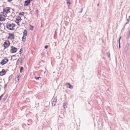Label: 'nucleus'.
Wrapping results in <instances>:
<instances>
[{"label":"nucleus","mask_w":130,"mask_h":130,"mask_svg":"<svg viewBox=\"0 0 130 130\" xmlns=\"http://www.w3.org/2000/svg\"><path fill=\"white\" fill-rule=\"evenodd\" d=\"M7 34L8 36L6 37L7 39L11 40L14 39L15 36L13 33H8Z\"/></svg>","instance_id":"1"},{"label":"nucleus","mask_w":130,"mask_h":130,"mask_svg":"<svg viewBox=\"0 0 130 130\" xmlns=\"http://www.w3.org/2000/svg\"><path fill=\"white\" fill-rule=\"evenodd\" d=\"M10 8L9 7H6L4 8L3 9L2 13L3 14L6 15L7 14L10 12Z\"/></svg>","instance_id":"2"},{"label":"nucleus","mask_w":130,"mask_h":130,"mask_svg":"<svg viewBox=\"0 0 130 130\" xmlns=\"http://www.w3.org/2000/svg\"><path fill=\"white\" fill-rule=\"evenodd\" d=\"M15 24L13 23L8 24L7 25V28L8 29L13 30L14 29Z\"/></svg>","instance_id":"3"},{"label":"nucleus","mask_w":130,"mask_h":130,"mask_svg":"<svg viewBox=\"0 0 130 130\" xmlns=\"http://www.w3.org/2000/svg\"><path fill=\"white\" fill-rule=\"evenodd\" d=\"M17 48L13 46L10 47V52L11 53H16L17 51Z\"/></svg>","instance_id":"4"},{"label":"nucleus","mask_w":130,"mask_h":130,"mask_svg":"<svg viewBox=\"0 0 130 130\" xmlns=\"http://www.w3.org/2000/svg\"><path fill=\"white\" fill-rule=\"evenodd\" d=\"M10 42L9 41L6 40L4 42L3 44L4 47L5 48L8 47L10 45Z\"/></svg>","instance_id":"5"},{"label":"nucleus","mask_w":130,"mask_h":130,"mask_svg":"<svg viewBox=\"0 0 130 130\" xmlns=\"http://www.w3.org/2000/svg\"><path fill=\"white\" fill-rule=\"evenodd\" d=\"M27 31L26 30H25L23 32V36L22 37V40L23 42L25 41V36H27Z\"/></svg>","instance_id":"6"},{"label":"nucleus","mask_w":130,"mask_h":130,"mask_svg":"<svg viewBox=\"0 0 130 130\" xmlns=\"http://www.w3.org/2000/svg\"><path fill=\"white\" fill-rule=\"evenodd\" d=\"M21 17L20 16H18L17 17L15 22L18 25H20L19 23L21 22Z\"/></svg>","instance_id":"7"},{"label":"nucleus","mask_w":130,"mask_h":130,"mask_svg":"<svg viewBox=\"0 0 130 130\" xmlns=\"http://www.w3.org/2000/svg\"><path fill=\"white\" fill-rule=\"evenodd\" d=\"M7 58H4L0 62V64L2 65H4L6 64L8 61Z\"/></svg>","instance_id":"8"},{"label":"nucleus","mask_w":130,"mask_h":130,"mask_svg":"<svg viewBox=\"0 0 130 130\" xmlns=\"http://www.w3.org/2000/svg\"><path fill=\"white\" fill-rule=\"evenodd\" d=\"M6 16L5 15H0V21H4L5 20Z\"/></svg>","instance_id":"9"},{"label":"nucleus","mask_w":130,"mask_h":130,"mask_svg":"<svg viewBox=\"0 0 130 130\" xmlns=\"http://www.w3.org/2000/svg\"><path fill=\"white\" fill-rule=\"evenodd\" d=\"M6 73V70L3 69L1 71H0V75L3 76Z\"/></svg>","instance_id":"10"},{"label":"nucleus","mask_w":130,"mask_h":130,"mask_svg":"<svg viewBox=\"0 0 130 130\" xmlns=\"http://www.w3.org/2000/svg\"><path fill=\"white\" fill-rule=\"evenodd\" d=\"M31 0H27L25 1L24 4V5L25 6H28L30 4V3Z\"/></svg>","instance_id":"11"},{"label":"nucleus","mask_w":130,"mask_h":130,"mask_svg":"<svg viewBox=\"0 0 130 130\" xmlns=\"http://www.w3.org/2000/svg\"><path fill=\"white\" fill-rule=\"evenodd\" d=\"M65 85L68 88H69L70 89H72L73 88V86L71 85L69 83H66L65 84Z\"/></svg>","instance_id":"12"},{"label":"nucleus","mask_w":130,"mask_h":130,"mask_svg":"<svg viewBox=\"0 0 130 130\" xmlns=\"http://www.w3.org/2000/svg\"><path fill=\"white\" fill-rule=\"evenodd\" d=\"M54 100H55V101H53L52 103V105L53 106H54L55 105L56 102V99H54Z\"/></svg>","instance_id":"13"},{"label":"nucleus","mask_w":130,"mask_h":130,"mask_svg":"<svg viewBox=\"0 0 130 130\" xmlns=\"http://www.w3.org/2000/svg\"><path fill=\"white\" fill-rule=\"evenodd\" d=\"M19 76H17V77H16L15 78V80L16 81L18 82L19 81Z\"/></svg>","instance_id":"14"},{"label":"nucleus","mask_w":130,"mask_h":130,"mask_svg":"<svg viewBox=\"0 0 130 130\" xmlns=\"http://www.w3.org/2000/svg\"><path fill=\"white\" fill-rule=\"evenodd\" d=\"M67 104L64 103L63 104V107L64 108H66L67 107Z\"/></svg>","instance_id":"15"},{"label":"nucleus","mask_w":130,"mask_h":130,"mask_svg":"<svg viewBox=\"0 0 130 130\" xmlns=\"http://www.w3.org/2000/svg\"><path fill=\"white\" fill-rule=\"evenodd\" d=\"M25 13L24 12H22L20 13H19V14L20 15H22L23 16L24 15Z\"/></svg>","instance_id":"16"},{"label":"nucleus","mask_w":130,"mask_h":130,"mask_svg":"<svg viewBox=\"0 0 130 130\" xmlns=\"http://www.w3.org/2000/svg\"><path fill=\"white\" fill-rule=\"evenodd\" d=\"M30 30H32L34 28V26L31 25H30Z\"/></svg>","instance_id":"17"},{"label":"nucleus","mask_w":130,"mask_h":130,"mask_svg":"<svg viewBox=\"0 0 130 130\" xmlns=\"http://www.w3.org/2000/svg\"><path fill=\"white\" fill-rule=\"evenodd\" d=\"M67 4L69 5L70 4V0H66Z\"/></svg>","instance_id":"18"},{"label":"nucleus","mask_w":130,"mask_h":130,"mask_svg":"<svg viewBox=\"0 0 130 130\" xmlns=\"http://www.w3.org/2000/svg\"><path fill=\"white\" fill-rule=\"evenodd\" d=\"M23 70V67H21L20 68V72L21 73L22 72V71Z\"/></svg>","instance_id":"19"},{"label":"nucleus","mask_w":130,"mask_h":130,"mask_svg":"<svg viewBox=\"0 0 130 130\" xmlns=\"http://www.w3.org/2000/svg\"><path fill=\"white\" fill-rule=\"evenodd\" d=\"M41 78L40 77H36L35 78L37 80H39V78Z\"/></svg>","instance_id":"20"},{"label":"nucleus","mask_w":130,"mask_h":130,"mask_svg":"<svg viewBox=\"0 0 130 130\" xmlns=\"http://www.w3.org/2000/svg\"><path fill=\"white\" fill-rule=\"evenodd\" d=\"M23 51L22 49V48L20 50V54H21V53H22V52H21V51Z\"/></svg>","instance_id":"21"},{"label":"nucleus","mask_w":130,"mask_h":130,"mask_svg":"<svg viewBox=\"0 0 130 130\" xmlns=\"http://www.w3.org/2000/svg\"><path fill=\"white\" fill-rule=\"evenodd\" d=\"M3 94H2L0 96V101L1 100L2 97H3Z\"/></svg>","instance_id":"22"},{"label":"nucleus","mask_w":130,"mask_h":130,"mask_svg":"<svg viewBox=\"0 0 130 130\" xmlns=\"http://www.w3.org/2000/svg\"><path fill=\"white\" fill-rule=\"evenodd\" d=\"M2 25V24L1 23H0V29H1Z\"/></svg>","instance_id":"23"},{"label":"nucleus","mask_w":130,"mask_h":130,"mask_svg":"<svg viewBox=\"0 0 130 130\" xmlns=\"http://www.w3.org/2000/svg\"><path fill=\"white\" fill-rule=\"evenodd\" d=\"M36 13L38 14V13L39 12L38 10H36Z\"/></svg>","instance_id":"24"},{"label":"nucleus","mask_w":130,"mask_h":130,"mask_svg":"<svg viewBox=\"0 0 130 130\" xmlns=\"http://www.w3.org/2000/svg\"><path fill=\"white\" fill-rule=\"evenodd\" d=\"M48 46L47 45H46L45 46V49H47L48 47Z\"/></svg>","instance_id":"25"},{"label":"nucleus","mask_w":130,"mask_h":130,"mask_svg":"<svg viewBox=\"0 0 130 130\" xmlns=\"http://www.w3.org/2000/svg\"><path fill=\"white\" fill-rule=\"evenodd\" d=\"M7 84H5L4 86V88H6V87L7 86Z\"/></svg>","instance_id":"26"},{"label":"nucleus","mask_w":130,"mask_h":130,"mask_svg":"<svg viewBox=\"0 0 130 130\" xmlns=\"http://www.w3.org/2000/svg\"><path fill=\"white\" fill-rule=\"evenodd\" d=\"M8 1L9 2H10L12 0H8Z\"/></svg>","instance_id":"27"},{"label":"nucleus","mask_w":130,"mask_h":130,"mask_svg":"<svg viewBox=\"0 0 130 130\" xmlns=\"http://www.w3.org/2000/svg\"><path fill=\"white\" fill-rule=\"evenodd\" d=\"M121 38V37H120V39H119V42H120V38Z\"/></svg>","instance_id":"28"},{"label":"nucleus","mask_w":130,"mask_h":130,"mask_svg":"<svg viewBox=\"0 0 130 130\" xmlns=\"http://www.w3.org/2000/svg\"><path fill=\"white\" fill-rule=\"evenodd\" d=\"M99 4H98V5H97V6H99Z\"/></svg>","instance_id":"29"},{"label":"nucleus","mask_w":130,"mask_h":130,"mask_svg":"<svg viewBox=\"0 0 130 130\" xmlns=\"http://www.w3.org/2000/svg\"><path fill=\"white\" fill-rule=\"evenodd\" d=\"M53 101H55V100H54H54H53Z\"/></svg>","instance_id":"30"},{"label":"nucleus","mask_w":130,"mask_h":130,"mask_svg":"<svg viewBox=\"0 0 130 130\" xmlns=\"http://www.w3.org/2000/svg\"><path fill=\"white\" fill-rule=\"evenodd\" d=\"M129 33H130V30L129 31Z\"/></svg>","instance_id":"31"}]
</instances>
